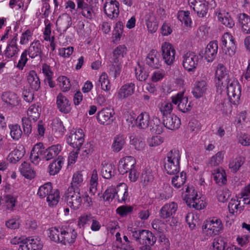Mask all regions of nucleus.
<instances>
[{"label":"nucleus","instance_id":"24","mask_svg":"<svg viewBox=\"0 0 250 250\" xmlns=\"http://www.w3.org/2000/svg\"><path fill=\"white\" fill-rule=\"evenodd\" d=\"M146 63L152 68H158L161 65L160 55L156 50L152 49L148 54L146 59Z\"/></svg>","mask_w":250,"mask_h":250},{"label":"nucleus","instance_id":"4","mask_svg":"<svg viewBox=\"0 0 250 250\" xmlns=\"http://www.w3.org/2000/svg\"><path fill=\"white\" fill-rule=\"evenodd\" d=\"M184 200L190 208L197 210L205 208L207 203L198 194L197 191L193 187H188L186 189Z\"/></svg>","mask_w":250,"mask_h":250},{"label":"nucleus","instance_id":"32","mask_svg":"<svg viewBox=\"0 0 250 250\" xmlns=\"http://www.w3.org/2000/svg\"><path fill=\"white\" fill-rule=\"evenodd\" d=\"M172 104L177 106L178 109H188L187 107L188 98L184 97V93H178L171 97Z\"/></svg>","mask_w":250,"mask_h":250},{"label":"nucleus","instance_id":"23","mask_svg":"<svg viewBox=\"0 0 250 250\" xmlns=\"http://www.w3.org/2000/svg\"><path fill=\"white\" fill-rule=\"evenodd\" d=\"M45 150L42 143H38L33 147L30 154L31 161L34 164H38L42 159H44L43 153Z\"/></svg>","mask_w":250,"mask_h":250},{"label":"nucleus","instance_id":"59","mask_svg":"<svg viewBox=\"0 0 250 250\" xmlns=\"http://www.w3.org/2000/svg\"><path fill=\"white\" fill-rule=\"evenodd\" d=\"M141 179L142 181L146 184L153 181L154 177L150 167L147 166L143 170Z\"/></svg>","mask_w":250,"mask_h":250},{"label":"nucleus","instance_id":"3","mask_svg":"<svg viewBox=\"0 0 250 250\" xmlns=\"http://www.w3.org/2000/svg\"><path fill=\"white\" fill-rule=\"evenodd\" d=\"M181 153L176 149H173L167 153L165 159L164 168L168 174H177L180 171Z\"/></svg>","mask_w":250,"mask_h":250},{"label":"nucleus","instance_id":"38","mask_svg":"<svg viewBox=\"0 0 250 250\" xmlns=\"http://www.w3.org/2000/svg\"><path fill=\"white\" fill-rule=\"evenodd\" d=\"M20 171L21 174L27 179L31 180L36 176L35 171L28 163H22L20 167Z\"/></svg>","mask_w":250,"mask_h":250},{"label":"nucleus","instance_id":"61","mask_svg":"<svg viewBox=\"0 0 250 250\" xmlns=\"http://www.w3.org/2000/svg\"><path fill=\"white\" fill-rule=\"evenodd\" d=\"M116 187L113 186L109 187L104 191L103 196L104 199L108 202H111L116 197Z\"/></svg>","mask_w":250,"mask_h":250},{"label":"nucleus","instance_id":"11","mask_svg":"<svg viewBox=\"0 0 250 250\" xmlns=\"http://www.w3.org/2000/svg\"><path fill=\"white\" fill-rule=\"evenodd\" d=\"M221 46L226 55L231 57L235 54L236 42L230 33L226 32L223 35Z\"/></svg>","mask_w":250,"mask_h":250},{"label":"nucleus","instance_id":"33","mask_svg":"<svg viewBox=\"0 0 250 250\" xmlns=\"http://www.w3.org/2000/svg\"><path fill=\"white\" fill-rule=\"evenodd\" d=\"M25 149L22 145L17 146L8 155V160L11 163H16L24 156Z\"/></svg>","mask_w":250,"mask_h":250},{"label":"nucleus","instance_id":"12","mask_svg":"<svg viewBox=\"0 0 250 250\" xmlns=\"http://www.w3.org/2000/svg\"><path fill=\"white\" fill-rule=\"evenodd\" d=\"M160 114L162 115L163 124L165 127L171 130L178 129L181 126L180 119L171 113L169 110H160Z\"/></svg>","mask_w":250,"mask_h":250},{"label":"nucleus","instance_id":"37","mask_svg":"<svg viewBox=\"0 0 250 250\" xmlns=\"http://www.w3.org/2000/svg\"><path fill=\"white\" fill-rule=\"evenodd\" d=\"M225 154V152L224 151L216 153L209 159L208 166L213 168L221 165L224 161Z\"/></svg>","mask_w":250,"mask_h":250},{"label":"nucleus","instance_id":"9","mask_svg":"<svg viewBox=\"0 0 250 250\" xmlns=\"http://www.w3.org/2000/svg\"><path fill=\"white\" fill-rule=\"evenodd\" d=\"M223 228L221 220L216 217L206 220L202 226L203 231L210 236L219 234L222 231Z\"/></svg>","mask_w":250,"mask_h":250},{"label":"nucleus","instance_id":"5","mask_svg":"<svg viewBox=\"0 0 250 250\" xmlns=\"http://www.w3.org/2000/svg\"><path fill=\"white\" fill-rule=\"evenodd\" d=\"M13 245H19L18 250H41L42 244L38 238L15 236L10 241Z\"/></svg>","mask_w":250,"mask_h":250},{"label":"nucleus","instance_id":"26","mask_svg":"<svg viewBox=\"0 0 250 250\" xmlns=\"http://www.w3.org/2000/svg\"><path fill=\"white\" fill-rule=\"evenodd\" d=\"M114 110H99L97 114L98 122L101 125H107L114 120Z\"/></svg>","mask_w":250,"mask_h":250},{"label":"nucleus","instance_id":"42","mask_svg":"<svg viewBox=\"0 0 250 250\" xmlns=\"http://www.w3.org/2000/svg\"><path fill=\"white\" fill-rule=\"evenodd\" d=\"M92 219V215L90 213H84L80 215L77 218V224L78 227L84 229L88 226Z\"/></svg>","mask_w":250,"mask_h":250},{"label":"nucleus","instance_id":"50","mask_svg":"<svg viewBox=\"0 0 250 250\" xmlns=\"http://www.w3.org/2000/svg\"><path fill=\"white\" fill-rule=\"evenodd\" d=\"M177 19L187 26H190L192 23L189 11H179L177 13Z\"/></svg>","mask_w":250,"mask_h":250},{"label":"nucleus","instance_id":"62","mask_svg":"<svg viewBox=\"0 0 250 250\" xmlns=\"http://www.w3.org/2000/svg\"><path fill=\"white\" fill-rule=\"evenodd\" d=\"M52 129L55 132H58L60 135H62L64 133V127L62 125V123L58 118L53 119L51 123Z\"/></svg>","mask_w":250,"mask_h":250},{"label":"nucleus","instance_id":"35","mask_svg":"<svg viewBox=\"0 0 250 250\" xmlns=\"http://www.w3.org/2000/svg\"><path fill=\"white\" fill-rule=\"evenodd\" d=\"M127 48L125 45H119L113 51L112 61L114 63L122 62L123 58L127 52Z\"/></svg>","mask_w":250,"mask_h":250},{"label":"nucleus","instance_id":"13","mask_svg":"<svg viewBox=\"0 0 250 250\" xmlns=\"http://www.w3.org/2000/svg\"><path fill=\"white\" fill-rule=\"evenodd\" d=\"M200 56L193 52L188 51L182 56V65L188 72H194L198 65Z\"/></svg>","mask_w":250,"mask_h":250},{"label":"nucleus","instance_id":"15","mask_svg":"<svg viewBox=\"0 0 250 250\" xmlns=\"http://www.w3.org/2000/svg\"><path fill=\"white\" fill-rule=\"evenodd\" d=\"M84 136L83 129L78 128L69 135L67 138V142L73 148L79 149L84 142Z\"/></svg>","mask_w":250,"mask_h":250},{"label":"nucleus","instance_id":"46","mask_svg":"<svg viewBox=\"0 0 250 250\" xmlns=\"http://www.w3.org/2000/svg\"><path fill=\"white\" fill-rule=\"evenodd\" d=\"M83 174L81 172L77 171L73 175L71 186L69 188H72L73 190L79 188L83 185Z\"/></svg>","mask_w":250,"mask_h":250},{"label":"nucleus","instance_id":"18","mask_svg":"<svg viewBox=\"0 0 250 250\" xmlns=\"http://www.w3.org/2000/svg\"><path fill=\"white\" fill-rule=\"evenodd\" d=\"M43 45L39 40H35L30 43L27 49H24L27 51L29 57L31 59L39 58L42 60Z\"/></svg>","mask_w":250,"mask_h":250},{"label":"nucleus","instance_id":"55","mask_svg":"<svg viewBox=\"0 0 250 250\" xmlns=\"http://www.w3.org/2000/svg\"><path fill=\"white\" fill-rule=\"evenodd\" d=\"M98 174L96 169L92 171L91 177L89 183V192L92 195H94L97 192V187L98 185Z\"/></svg>","mask_w":250,"mask_h":250},{"label":"nucleus","instance_id":"31","mask_svg":"<svg viewBox=\"0 0 250 250\" xmlns=\"http://www.w3.org/2000/svg\"><path fill=\"white\" fill-rule=\"evenodd\" d=\"M62 150V146L59 144L52 145L45 149L43 153L44 159L50 160L56 157Z\"/></svg>","mask_w":250,"mask_h":250},{"label":"nucleus","instance_id":"1","mask_svg":"<svg viewBox=\"0 0 250 250\" xmlns=\"http://www.w3.org/2000/svg\"><path fill=\"white\" fill-rule=\"evenodd\" d=\"M216 91L222 94L226 92L230 103L237 105L241 95V87L237 80L230 78L226 67L219 64L215 75Z\"/></svg>","mask_w":250,"mask_h":250},{"label":"nucleus","instance_id":"6","mask_svg":"<svg viewBox=\"0 0 250 250\" xmlns=\"http://www.w3.org/2000/svg\"><path fill=\"white\" fill-rule=\"evenodd\" d=\"M133 227V224H129L127 230L132 234V237L140 244L152 246L156 242V238L151 232L147 230H137Z\"/></svg>","mask_w":250,"mask_h":250},{"label":"nucleus","instance_id":"22","mask_svg":"<svg viewBox=\"0 0 250 250\" xmlns=\"http://www.w3.org/2000/svg\"><path fill=\"white\" fill-rule=\"evenodd\" d=\"M208 88L207 81L204 79L197 80L193 83L191 93L194 97L198 99L202 97L206 92Z\"/></svg>","mask_w":250,"mask_h":250},{"label":"nucleus","instance_id":"36","mask_svg":"<svg viewBox=\"0 0 250 250\" xmlns=\"http://www.w3.org/2000/svg\"><path fill=\"white\" fill-rule=\"evenodd\" d=\"M135 87V84L132 83L124 84L118 92L119 97L124 99L131 95L134 92Z\"/></svg>","mask_w":250,"mask_h":250},{"label":"nucleus","instance_id":"34","mask_svg":"<svg viewBox=\"0 0 250 250\" xmlns=\"http://www.w3.org/2000/svg\"><path fill=\"white\" fill-rule=\"evenodd\" d=\"M244 206L241 203V200L238 199H232L228 205L229 211L232 214L240 213L244 209Z\"/></svg>","mask_w":250,"mask_h":250},{"label":"nucleus","instance_id":"60","mask_svg":"<svg viewBox=\"0 0 250 250\" xmlns=\"http://www.w3.org/2000/svg\"><path fill=\"white\" fill-rule=\"evenodd\" d=\"M99 82L101 83V88L103 90L105 91L110 90L111 85L108 75L106 73L103 72L102 73L99 78Z\"/></svg>","mask_w":250,"mask_h":250},{"label":"nucleus","instance_id":"30","mask_svg":"<svg viewBox=\"0 0 250 250\" xmlns=\"http://www.w3.org/2000/svg\"><path fill=\"white\" fill-rule=\"evenodd\" d=\"M218 42L216 41L210 42L206 48L205 57L208 62H211L215 59L218 51Z\"/></svg>","mask_w":250,"mask_h":250},{"label":"nucleus","instance_id":"41","mask_svg":"<svg viewBox=\"0 0 250 250\" xmlns=\"http://www.w3.org/2000/svg\"><path fill=\"white\" fill-rule=\"evenodd\" d=\"M157 117H154L150 121L149 128L152 133L156 134H161L165 130V126H164Z\"/></svg>","mask_w":250,"mask_h":250},{"label":"nucleus","instance_id":"48","mask_svg":"<svg viewBox=\"0 0 250 250\" xmlns=\"http://www.w3.org/2000/svg\"><path fill=\"white\" fill-rule=\"evenodd\" d=\"M4 203L7 209L13 211L18 202V196L12 194H7L4 197Z\"/></svg>","mask_w":250,"mask_h":250},{"label":"nucleus","instance_id":"54","mask_svg":"<svg viewBox=\"0 0 250 250\" xmlns=\"http://www.w3.org/2000/svg\"><path fill=\"white\" fill-rule=\"evenodd\" d=\"M53 190L51 184L48 182L40 187L37 194L40 198H43L47 197L48 194L52 192Z\"/></svg>","mask_w":250,"mask_h":250},{"label":"nucleus","instance_id":"14","mask_svg":"<svg viewBox=\"0 0 250 250\" xmlns=\"http://www.w3.org/2000/svg\"><path fill=\"white\" fill-rule=\"evenodd\" d=\"M161 50L165 63L168 65H172L175 61L176 55L173 46L170 42H165L162 43Z\"/></svg>","mask_w":250,"mask_h":250},{"label":"nucleus","instance_id":"45","mask_svg":"<svg viewBox=\"0 0 250 250\" xmlns=\"http://www.w3.org/2000/svg\"><path fill=\"white\" fill-rule=\"evenodd\" d=\"M56 24L63 31H66L71 25L72 20L70 16L65 15L60 17L57 21Z\"/></svg>","mask_w":250,"mask_h":250},{"label":"nucleus","instance_id":"28","mask_svg":"<svg viewBox=\"0 0 250 250\" xmlns=\"http://www.w3.org/2000/svg\"><path fill=\"white\" fill-rule=\"evenodd\" d=\"M245 161L244 157L241 155H235L230 158L229 162V168L230 171L236 173L243 165Z\"/></svg>","mask_w":250,"mask_h":250},{"label":"nucleus","instance_id":"44","mask_svg":"<svg viewBox=\"0 0 250 250\" xmlns=\"http://www.w3.org/2000/svg\"><path fill=\"white\" fill-rule=\"evenodd\" d=\"M213 179L218 185H223L227 181L226 174L225 170L222 167H218L214 169L212 172Z\"/></svg>","mask_w":250,"mask_h":250},{"label":"nucleus","instance_id":"7","mask_svg":"<svg viewBox=\"0 0 250 250\" xmlns=\"http://www.w3.org/2000/svg\"><path fill=\"white\" fill-rule=\"evenodd\" d=\"M188 3L199 18L206 17L208 9L216 6L214 0H188Z\"/></svg>","mask_w":250,"mask_h":250},{"label":"nucleus","instance_id":"51","mask_svg":"<svg viewBox=\"0 0 250 250\" xmlns=\"http://www.w3.org/2000/svg\"><path fill=\"white\" fill-rule=\"evenodd\" d=\"M122 68V62L114 63L112 61V64L109 66V75L115 79L120 75Z\"/></svg>","mask_w":250,"mask_h":250},{"label":"nucleus","instance_id":"20","mask_svg":"<svg viewBox=\"0 0 250 250\" xmlns=\"http://www.w3.org/2000/svg\"><path fill=\"white\" fill-rule=\"evenodd\" d=\"M218 21L227 28H232L235 22L230 14L224 10L218 9L216 12Z\"/></svg>","mask_w":250,"mask_h":250},{"label":"nucleus","instance_id":"63","mask_svg":"<svg viewBox=\"0 0 250 250\" xmlns=\"http://www.w3.org/2000/svg\"><path fill=\"white\" fill-rule=\"evenodd\" d=\"M9 127L10 129V135L11 137L14 140H19L21 137L22 133L20 126L16 124L10 125Z\"/></svg>","mask_w":250,"mask_h":250},{"label":"nucleus","instance_id":"43","mask_svg":"<svg viewBox=\"0 0 250 250\" xmlns=\"http://www.w3.org/2000/svg\"><path fill=\"white\" fill-rule=\"evenodd\" d=\"M114 166L110 164L104 162L102 164L101 174L105 179H110L114 174Z\"/></svg>","mask_w":250,"mask_h":250},{"label":"nucleus","instance_id":"64","mask_svg":"<svg viewBox=\"0 0 250 250\" xmlns=\"http://www.w3.org/2000/svg\"><path fill=\"white\" fill-rule=\"evenodd\" d=\"M226 245V243L223 238L217 237L212 242V250H224Z\"/></svg>","mask_w":250,"mask_h":250},{"label":"nucleus","instance_id":"57","mask_svg":"<svg viewBox=\"0 0 250 250\" xmlns=\"http://www.w3.org/2000/svg\"><path fill=\"white\" fill-rule=\"evenodd\" d=\"M186 220L191 229H195L196 226L198 224L199 222L198 214L193 212L188 213L186 216Z\"/></svg>","mask_w":250,"mask_h":250},{"label":"nucleus","instance_id":"52","mask_svg":"<svg viewBox=\"0 0 250 250\" xmlns=\"http://www.w3.org/2000/svg\"><path fill=\"white\" fill-rule=\"evenodd\" d=\"M63 161L62 159H57L49 166V173L51 175L57 174L61 169Z\"/></svg>","mask_w":250,"mask_h":250},{"label":"nucleus","instance_id":"40","mask_svg":"<svg viewBox=\"0 0 250 250\" xmlns=\"http://www.w3.org/2000/svg\"><path fill=\"white\" fill-rule=\"evenodd\" d=\"M27 81L32 89L37 91L40 87V81L36 72L30 71L27 76Z\"/></svg>","mask_w":250,"mask_h":250},{"label":"nucleus","instance_id":"21","mask_svg":"<svg viewBox=\"0 0 250 250\" xmlns=\"http://www.w3.org/2000/svg\"><path fill=\"white\" fill-rule=\"evenodd\" d=\"M136 160L132 156L124 157L119 162V171L122 174L126 173L129 170L136 166Z\"/></svg>","mask_w":250,"mask_h":250},{"label":"nucleus","instance_id":"53","mask_svg":"<svg viewBox=\"0 0 250 250\" xmlns=\"http://www.w3.org/2000/svg\"><path fill=\"white\" fill-rule=\"evenodd\" d=\"M57 104L59 109H69L70 108V101L62 93H59L57 97Z\"/></svg>","mask_w":250,"mask_h":250},{"label":"nucleus","instance_id":"58","mask_svg":"<svg viewBox=\"0 0 250 250\" xmlns=\"http://www.w3.org/2000/svg\"><path fill=\"white\" fill-rule=\"evenodd\" d=\"M33 30L27 29L24 31L21 37L20 43L21 45H26L33 39Z\"/></svg>","mask_w":250,"mask_h":250},{"label":"nucleus","instance_id":"19","mask_svg":"<svg viewBox=\"0 0 250 250\" xmlns=\"http://www.w3.org/2000/svg\"><path fill=\"white\" fill-rule=\"evenodd\" d=\"M119 3L117 0H109L104 5V12L110 19H114L118 17L119 14Z\"/></svg>","mask_w":250,"mask_h":250},{"label":"nucleus","instance_id":"25","mask_svg":"<svg viewBox=\"0 0 250 250\" xmlns=\"http://www.w3.org/2000/svg\"><path fill=\"white\" fill-rule=\"evenodd\" d=\"M238 24L241 31L245 34H250V16L243 13L237 15Z\"/></svg>","mask_w":250,"mask_h":250},{"label":"nucleus","instance_id":"49","mask_svg":"<svg viewBox=\"0 0 250 250\" xmlns=\"http://www.w3.org/2000/svg\"><path fill=\"white\" fill-rule=\"evenodd\" d=\"M60 199V192L58 189H54L52 191L46 198L48 205L50 207L56 206Z\"/></svg>","mask_w":250,"mask_h":250},{"label":"nucleus","instance_id":"10","mask_svg":"<svg viewBox=\"0 0 250 250\" xmlns=\"http://www.w3.org/2000/svg\"><path fill=\"white\" fill-rule=\"evenodd\" d=\"M65 199L68 207L74 210L78 209L82 204L80 188L73 190L72 188H68L65 194Z\"/></svg>","mask_w":250,"mask_h":250},{"label":"nucleus","instance_id":"47","mask_svg":"<svg viewBox=\"0 0 250 250\" xmlns=\"http://www.w3.org/2000/svg\"><path fill=\"white\" fill-rule=\"evenodd\" d=\"M186 180V173L182 171L180 174L172 177L171 183L174 188H179L184 185Z\"/></svg>","mask_w":250,"mask_h":250},{"label":"nucleus","instance_id":"17","mask_svg":"<svg viewBox=\"0 0 250 250\" xmlns=\"http://www.w3.org/2000/svg\"><path fill=\"white\" fill-rule=\"evenodd\" d=\"M1 100L4 102V105L7 108H13L18 105L20 99L14 92L5 91L2 93Z\"/></svg>","mask_w":250,"mask_h":250},{"label":"nucleus","instance_id":"2","mask_svg":"<svg viewBox=\"0 0 250 250\" xmlns=\"http://www.w3.org/2000/svg\"><path fill=\"white\" fill-rule=\"evenodd\" d=\"M47 234L51 241L66 246L73 244L77 236L75 229L69 226L52 227L48 230Z\"/></svg>","mask_w":250,"mask_h":250},{"label":"nucleus","instance_id":"8","mask_svg":"<svg viewBox=\"0 0 250 250\" xmlns=\"http://www.w3.org/2000/svg\"><path fill=\"white\" fill-rule=\"evenodd\" d=\"M138 110H126L124 114L125 117L126 121L132 122L135 120L137 127L141 129H146L150 125V116L148 112L146 111L138 113L137 116L136 112Z\"/></svg>","mask_w":250,"mask_h":250},{"label":"nucleus","instance_id":"29","mask_svg":"<svg viewBox=\"0 0 250 250\" xmlns=\"http://www.w3.org/2000/svg\"><path fill=\"white\" fill-rule=\"evenodd\" d=\"M116 192V197L119 202L123 203L129 200L128 186L125 183H121L117 185Z\"/></svg>","mask_w":250,"mask_h":250},{"label":"nucleus","instance_id":"39","mask_svg":"<svg viewBox=\"0 0 250 250\" xmlns=\"http://www.w3.org/2000/svg\"><path fill=\"white\" fill-rule=\"evenodd\" d=\"M126 143L125 138L123 135L115 136L113 140L111 148L113 152H118L121 150Z\"/></svg>","mask_w":250,"mask_h":250},{"label":"nucleus","instance_id":"56","mask_svg":"<svg viewBox=\"0 0 250 250\" xmlns=\"http://www.w3.org/2000/svg\"><path fill=\"white\" fill-rule=\"evenodd\" d=\"M57 81L60 87L63 92L69 91L71 87L70 80L65 76H59L57 79Z\"/></svg>","mask_w":250,"mask_h":250},{"label":"nucleus","instance_id":"16","mask_svg":"<svg viewBox=\"0 0 250 250\" xmlns=\"http://www.w3.org/2000/svg\"><path fill=\"white\" fill-rule=\"evenodd\" d=\"M18 40V34H16L7 43L3 54V56L6 59L10 60L13 57L17 56L20 51V49L17 44Z\"/></svg>","mask_w":250,"mask_h":250},{"label":"nucleus","instance_id":"27","mask_svg":"<svg viewBox=\"0 0 250 250\" xmlns=\"http://www.w3.org/2000/svg\"><path fill=\"white\" fill-rule=\"evenodd\" d=\"M178 205L172 202L166 204L160 209V215L163 219H167L174 215L177 210Z\"/></svg>","mask_w":250,"mask_h":250}]
</instances>
